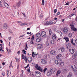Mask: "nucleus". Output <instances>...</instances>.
<instances>
[{"instance_id": "obj_1", "label": "nucleus", "mask_w": 77, "mask_h": 77, "mask_svg": "<svg viewBox=\"0 0 77 77\" xmlns=\"http://www.w3.org/2000/svg\"><path fill=\"white\" fill-rule=\"evenodd\" d=\"M35 68H36V69L38 70L39 71H40V72H42L43 69L41 67L38 66V64H36V65L35 66Z\"/></svg>"}, {"instance_id": "obj_2", "label": "nucleus", "mask_w": 77, "mask_h": 77, "mask_svg": "<svg viewBox=\"0 0 77 77\" xmlns=\"http://www.w3.org/2000/svg\"><path fill=\"white\" fill-rule=\"evenodd\" d=\"M61 30L65 34H66L67 32L68 31V29H67V28L65 27L63 28Z\"/></svg>"}, {"instance_id": "obj_3", "label": "nucleus", "mask_w": 77, "mask_h": 77, "mask_svg": "<svg viewBox=\"0 0 77 77\" xmlns=\"http://www.w3.org/2000/svg\"><path fill=\"white\" fill-rule=\"evenodd\" d=\"M35 76L37 77H39L41 75V73L40 72L38 71L35 72Z\"/></svg>"}, {"instance_id": "obj_4", "label": "nucleus", "mask_w": 77, "mask_h": 77, "mask_svg": "<svg viewBox=\"0 0 77 77\" xmlns=\"http://www.w3.org/2000/svg\"><path fill=\"white\" fill-rule=\"evenodd\" d=\"M42 36L43 38H45L47 37V35H46V32L45 31H42L41 32Z\"/></svg>"}, {"instance_id": "obj_5", "label": "nucleus", "mask_w": 77, "mask_h": 77, "mask_svg": "<svg viewBox=\"0 0 77 77\" xmlns=\"http://www.w3.org/2000/svg\"><path fill=\"white\" fill-rule=\"evenodd\" d=\"M70 26H71V28L72 30H74V31H77V28L74 27V26L73 25L70 24Z\"/></svg>"}, {"instance_id": "obj_6", "label": "nucleus", "mask_w": 77, "mask_h": 77, "mask_svg": "<svg viewBox=\"0 0 77 77\" xmlns=\"http://www.w3.org/2000/svg\"><path fill=\"white\" fill-rule=\"evenodd\" d=\"M38 49H41L43 48V45L42 44H38L37 46Z\"/></svg>"}, {"instance_id": "obj_7", "label": "nucleus", "mask_w": 77, "mask_h": 77, "mask_svg": "<svg viewBox=\"0 0 77 77\" xmlns=\"http://www.w3.org/2000/svg\"><path fill=\"white\" fill-rule=\"evenodd\" d=\"M50 53L51 55H55L56 54V51L54 50H52L50 51Z\"/></svg>"}, {"instance_id": "obj_8", "label": "nucleus", "mask_w": 77, "mask_h": 77, "mask_svg": "<svg viewBox=\"0 0 77 77\" xmlns=\"http://www.w3.org/2000/svg\"><path fill=\"white\" fill-rule=\"evenodd\" d=\"M32 60L33 59L31 57H28L27 60L29 63H31V62L32 61Z\"/></svg>"}, {"instance_id": "obj_9", "label": "nucleus", "mask_w": 77, "mask_h": 77, "mask_svg": "<svg viewBox=\"0 0 77 77\" xmlns=\"http://www.w3.org/2000/svg\"><path fill=\"white\" fill-rule=\"evenodd\" d=\"M69 52L71 54H73L75 52V50L74 49H69Z\"/></svg>"}, {"instance_id": "obj_10", "label": "nucleus", "mask_w": 77, "mask_h": 77, "mask_svg": "<svg viewBox=\"0 0 77 77\" xmlns=\"http://www.w3.org/2000/svg\"><path fill=\"white\" fill-rule=\"evenodd\" d=\"M44 25L45 26H48V25H51V24H53V23L52 22L51 23H47V22H44Z\"/></svg>"}, {"instance_id": "obj_11", "label": "nucleus", "mask_w": 77, "mask_h": 77, "mask_svg": "<svg viewBox=\"0 0 77 77\" xmlns=\"http://www.w3.org/2000/svg\"><path fill=\"white\" fill-rule=\"evenodd\" d=\"M41 62L42 64H46L47 63V60L44 59H42V60Z\"/></svg>"}, {"instance_id": "obj_12", "label": "nucleus", "mask_w": 77, "mask_h": 77, "mask_svg": "<svg viewBox=\"0 0 77 77\" xmlns=\"http://www.w3.org/2000/svg\"><path fill=\"white\" fill-rule=\"evenodd\" d=\"M71 67L73 71H75V70L77 69V68H76L75 66L74 65H71Z\"/></svg>"}, {"instance_id": "obj_13", "label": "nucleus", "mask_w": 77, "mask_h": 77, "mask_svg": "<svg viewBox=\"0 0 77 77\" xmlns=\"http://www.w3.org/2000/svg\"><path fill=\"white\" fill-rule=\"evenodd\" d=\"M42 39L41 38H37L36 39V41L37 42H41Z\"/></svg>"}, {"instance_id": "obj_14", "label": "nucleus", "mask_w": 77, "mask_h": 77, "mask_svg": "<svg viewBox=\"0 0 77 77\" xmlns=\"http://www.w3.org/2000/svg\"><path fill=\"white\" fill-rule=\"evenodd\" d=\"M3 27L4 29H7V28L8 27V25H7V24L6 23H5Z\"/></svg>"}, {"instance_id": "obj_15", "label": "nucleus", "mask_w": 77, "mask_h": 77, "mask_svg": "<svg viewBox=\"0 0 77 77\" xmlns=\"http://www.w3.org/2000/svg\"><path fill=\"white\" fill-rule=\"evenodd\" d=\"M41 34L40 33H37L36 35V37L37 38H39L41 37Z\"/></svg>"}, {"instance_id": "obj_16", "label": "nucleus", "mask_w": 77, "mask_h": 77, "mask_svg": "<svg viewBox=\"0 0 77 77\" xmlns=\"http://www.w3.org/2000/svg\"><path fill=\"white\" fill-rule=\"evenodd\" d=\"M51 72H48L47 74V76H51Z\"/></svg>"}, {"instance_id": "obj_17", "label": "nucleus", "mask_w": 77, "mask_h": 77, "mask_svg": "<svg viewBox=\"0 0 77 77\" xmlns=\"http://www.w3.org/2000/svg\"><path fill=\"white\" fill-rule=\"evenodd\" d=\"M72 75V74L71 72H69L67 75V77H71Z\"/></svg>"}, {"instance_id": "obj_18", "label": "nucleus", "mask_w": 77, "mask_h": 77, "mask_svg": "<svg viewBox=\"0 0 77 77\" xmlns=\"http://www.w3.org/2000/svg\"><path fill=\"white\" fill-rule=\"evenodd\" d=\"M60 73H61V71H60V70H58L57 72V73L56 75H57V76H58V75H59V74H60Z\"/></svg>"}, {"instance_id": "obj_19", "label": "nucleus", "mask_w": 77, "mask_h": 77, "mask_svg": "<svg viewBox=\"0 0 77 77\" xmlns=\"http://www.w3.org/2000/svg\"><path fill=\"white\" fill-rule=\"evenodd\" d=\"M56 35L55 34H53L52 38L53 39H56Z\"/></svg>"}, {"instance_id": "obj_20", "label": "nucleus", "mask_w": 77, "mask_h": 77, "mask_svg": "<svg viewBox=\"0 0 77 77\" xmlns=\"http://www.w3.org/2000/svg\"><path fill=\"white\" fill-rule=\"evenodd\" d=\"M48 70V69L47 68H45L44 69V70H43V69L42 70V72H43L44 74H45V72L46 71H47Z\"/></svg>"}, {"instance_id": "obj_21", "label": "nucleus", "mask_w": 77, "mask_h": 77, "mask_svg": "<svg viewBox=\"0 0 77 77\" xmlns=\"http://www.w3.org/2000/svg\"><path fill=\"white\" fill-rule=\"evenodd\" d=\"M62 56V55L61 54H59L57 56H56V58L57 59H59L60 57Z\"/></svg>"}, {"instance_id": "obj_22", "label": "nucleus", "mask_w": 77, "mask_h": 77, "mask_svg": "<svg viewBox=\"0 0 77 77\" xmlns=\"http://www.w3.org/2000/svg\"><path fill=\"white\" fill-rule=\"evenodd\" d=\"M76 14V11H75V12H73L72 14L69 15V17H71L72 16H74L75 14Z\"/></svg>"}, {"instance_id": "obj_23", "label": "nucleus", "mask_w": 77, "mask_h": 77, "mask_svg": "<svg viewBox=\"0 0 77 77\" xmlns=\"http://www.w3.org/2000/svg\"><path fill=\"white\" fill-rule=\"evenodd\" d=\"M4 5L6 7V8H9V5H8V4L6 3H5Z\"/></svg>"}, {"instance_id": "obj_24", "label": "nucleus", "mask_w": 77, "mask_h": 77, "mask_svg": "<svg viewBox=\"0 0 77 77\" xmlns=\"http://www.w3.org/2000/svg\"><path fill=\"white\" fill-rule=\"evenodd\" d=\"M58 63L59 64V63H60L61 62H62V59H60V58H59L58 59Z\"/></svg>"}, {"instance_id": "obj_25", "label": "nucleus", "mask_w": 77, "mask_h": 77, "mask_svg": "<svg viewBox=\"0 0 77 77\" xmlns=\"http://www.w3.org/2000/svg\"><path fill=\"white\" fill-rule=\"evenodd\" d=\"M55 63L56 65H58V64H59V62H58V60H56L55 61Z\"/></svg>"}, {"instance_id": "obj_26", "label": "nucleus", "mask_w": 77, "mask_h": 77, "mask_svg": "<svg viewBox=\"0 0 77 77\" xmlns=\"http://www.w3.org/2000/svg\"><path fill=\"white\" fill-rule=\"evenodd\" d=\"M64 39L66 41V42H67L69 41V39L67 37L64 38Z\"/></svg>"}, {"instance_id": "obj_27", "label": "nucleus", "mask_w": 77, "mask_h": 77, "mask_svg": "<svg viewBox=\"0 0 77 77\" xmlns=\"http://www.w3.org/2000/svg\"><path fill=\"white\" fill-rule=\"evenodd\" d=\"M77 56L76 55H75V54H74V55H73L72 56V59H75V58H76V57H76Z\"/></svg>"}, {"instance_id": "obj_28", "label": "nucleus", "mask_w": 77, "mask_h": 77, "mask_svg": "<svg viewBox=\"0 0 77 77\" xmlns=\"http://www.w3.org/2000/svg\"><path fill=\"white\" fill-rule=\"evenodd\" d=\"M37 54H35V53L34 52H33L32 53V57H33L34 58V57H35L34 56V55L36 56V55H37Z\"/></svg>"}, {"instance_id": "obj_29", "label": "nucleus", "mask_w": 77, "mask_h": 77, "mask_svg": "<svg viewBox=\"0 0 77 77\" xmlns=\"http://www.w3.org/2000/svg\"><path fill=\"white\" fill-rule=\"evenodd\" d=\"M59 50H61V51H62V52H63V51H65V48H63L61 49H60Z\"/></svg>"}, {"instance_id": "obj_30", "label": "nucleus", "mask_w": 77, "mask_h": 77, "mask_svg": "<svg viewBox=\"0 0 77 77\" xmlns=\"http://www.w3.org/2000/svg\"><path fill=\"white\" fill-rule=\"evenodd\" d=\"M51 44H54V40H53L51 41Z\"/></svg>"}, {"instance_id": "obj_31", "label": "nucleus", "mask_w": 77, "mask_h": 77, "mask_svg": "<svg viewBox=\"0 0 77 77\" xmlns=\"http://www.w3.org/2000/svg\"><path fill=\"white\" fill-rule=\"evenodd\" d=\"M44 59L47 60V55H44Z\"/></svg>"}, {"instance_id": "obj_32", "label": "nucleus", "mask_w": 77, "mask_h": 77, "mask_svg": "<svg viewBox=\"0 0 77 77\" xmlns=\"http://www.w3.org/2000/svg\"><path fill=\"white\" fill-rule=\"evenodd\" d=\"M60 65L62 67V66H64V63L62 62L60 63Z\"/></svg>"}, {"instance_id": "obj_33", "label": "nucleus", "mask_w": 77, "mask_h": 77, "mask_svg": "<svg viewBox=\"0 0 77 77\" xmlns=\"http://www.w3.org/2000/svg\"><path fill=\"white\" fill-rule=\"evenodd\" d=\"M49 32L50 35H51V33H52V31H51V29H49Z\"/></svg>"}, {"instance_id": "obj_34", "label": "nucleus", "mask_w": 77, "mask_h": 77, "mask_svg": "<svg viewBox=\"0 0 77 77\" xmlns=\"http://www.w3.org/2000/svg\"><path fill=\"white\" fill-rule=\"evenodd\" d=\"M70 41L72 45H75V43L73 42V39H72L71 41Z\"/></svg>"}, {"instance_id": "obj_35", "label": "nucleus", "mask_w": 77, "mask_h": 77, "mask_svg": "<svg viewBox=\"0 0 77 77\" xmlns=\"http://www.w3.org/2000/svg\"><path fill=\"white\" fill-rule=\"evenodd\" d=\"M22 59H25V56H24V55L22 54Z\"/></svg>"}, {"instance_id": "obj_36", "label": "nucleus", "mask_w": 77, "mask_h": 77, "mask_svg": "<svg viewBox=\"0 0 77 77\" xmlns=\"http://www.w3.org/2000/svg\"><path fill=\"white\" fill-rule=\"evenodd\" d=\"M30 75L32 77H35V76L33 74V73H30Z\"/></svg>"}, {"instance_id": "obj_37", "label": "nucleus", "mask_w": 77, "mask_h": 77, "mask_svg": "<svg viewBox=\"0 0 77 77\" xmlns=\"http://www.w3.org/2000/svg\"><path fill=\"white\" fill-rule=\"evenodd\" d=\"M26 51H25V50H22V53H23V54H26Z\"/></svg>"}, {"instance_id": "obj_38", "label": "nucleus", "mask_w": 77, "mask_h": 77, "mask_svg": "<svg viewBox=\"0 0 77 77\" xmlns=\"http://www.w3.org/2000/svg\"><path fill=\"white\" fill-rule=\"evenodd\" d=\"M40 17H41V18H42V17H43V13H42L40 14Z\"/></svg>"}, {"instance_id": "obj_39", "label": "nucleus", "mask_w": 77, "mask_h": 77, "mask_svg": "<svg viewBox=\"0 0 77 77\" xmlns=\"http://www.w3.org/2000/svg\"><path fill=\"white\" fill-rule=\"evenodd\" d=\"M7 76L9 75V70L7 71Z\"/></svg>"}, {"instance_id": "obj_40", "label": "nucleus", "mask_w": 77, "mask_h": 77, "mask_svg": "<svg viewBox=\"0 0 77 77\" xmlns=\"http://www.w3.org/2000/svg\"><path fill=\"white\" fill-rule=\"evenodd\" d=\"M63 72H67V70H66V69H63Z\"/></svg>"}, {"instance_id": "obj_41", "label": "nucleus", "mask_w": 77, "mask_h": 77, "mask_svg": "<svg viewBox=\"0 0 77 77\" xmlns=\"http://www.w3.org/2000/svg\"><path fill=\"white\" fill-rule=\"evenodd\" d=\"M20 5H21V2L20 1L17 3V6H20Z\"/></svg>"}, {"instance_id": "obj_42", "label": "nucleus", "mask_w": 77, "mask_h": 77, "mask_svg": "<svg viewBox=\"0 0 77 77\" xmlns=\"http://www.w3.org/2000/svg\"><path fill=\"white\" fill-rule=\"evenodd\" d=\"M73 71L75 73L77 74V69H76L75 70Z\"/></svg>"}, {"instance_id": "obj_43", "label": "nucleus", "mask_w": 77, "mask_h": 77, "mask_svg": "<svg viewBox=\"0 0 77 77\" xmlns=\"http://www.w3.org/2000/svg\"><path fill=\"white\" fill-rule=\"evenodd\" d=\"M27 48H28V47H27V44H26V47H25V50H27Z\"/></svg>"}, {"instance_id": "obj_44", "label": "nucleus", "mask_w": 77, "mask_h": 77, "mask_svg": "<svg viewBox=\"0 0 77 77\" xmlns=\"http://www.w3.org/2000/svg\"><path fill=\"white\" fill-rule=\"evenodd\" d=\"M44 0H42V5H43V6H44Z\"/></svg>"}, {"instance_id": "obj_45", "label": "nucleus", "mask_w": 77, "mask_h": 77, "mask_svg": "<svg viewBox=\"0 0 77 77\" xmlns=\"http://www.w3.org/2000/svg\"><path fill=\"white\" fill-rule=\"evenodd\" d=\"M69 36L71 37L72 36V33H69L68 35Z\"/></svg>"}, {"instance_id": "obj_46", "label": "nucleus", "mask_w": 77, "mask_h": 77, "mask_svg": "<svg viewBox=\"0 0 77 77\" xmlns=\"http://www.w3.org/2000/svg\"><path fill=\"white\" fill-rule=\"evenodd\" d=\"M46 45L47 46H48V45H49V44L48 43V42H47L46 43Z\"/></svg>"}, {"instance_id": "obj_47", "label": "nucleus", "mask_w": 77, "mask_h": 77, "mask_svg": "<svg viewBox=\"0 0 77 77\" xmlns=\"http://www.w3.org/2000/svg\"><path fill=\"white\" fill-rule=\"evenodd\" d=\"M53 68H51L50 69V72H52L53 71Z\"/></svg>"}, {"instance_id": "obj_48", "label": "nucleus", "mask_w": 77, "mask_h": 77, "mask_svg": "<svg viewBox=\"0 0 77 77\" xmlns=\"http://www.w3.org/2000/svg\"><path fill=\"white\" fill-rule=\"evenodd\" d=\"M76 56H77V51H76L74 54Z\"/></svg>"}, {"instance_id": "obj_49", "label": "nucleus", "mask_w": 77, "mask_h": 77, "mask_svg": "<svg viewBox=\"0 0 77 77\" xmlns=\"http://www.w3.org/2000/svg\"><path fill=\"white\" fill-rule=\"evenodd\" d=\"M24 60L26 62V63H27V59H24Z\"/></svg>"}, {"instance_id": "obj_50", "label": "nucleus", "mask_w": 77, "mask_h": 77, "mask_svg": "<svg viewBox=\"0 0 77 77\" xmlns=\"http://www.w3.org/2000/svg\"><path fill=\"white\" fill-rule=\"evenodd\" d=\"M57 9H55L54 10V13H56V12H57Z\"/></svg>"}, {"instance_id": "obj_51", "label": "nucleus", "mask_w": 77, "mask_h": 77, "mask_svg": "<svg viewBox=\"0 0 77 77\" xmlns=\"http://www.w3.org/2000/svg\"><path fill=\"white\" fill-rule=\"evenodd\" d=\"M57 33H59L60 34V33L61 32L60 31H57Z\"/></svg>"}, {"instance_id": "obj_52", "label": "nucleus", "mask_w": 77, "mask_h": 77, "mask_svg": "<svg viewBox=\"0 0 77 77\" xmlns=\"http://www.w3.org/2000/svg\"><path fill=\"white\" fill-rule=\"evenodd\" d=\"M20 51H18L17 52V54H18V55H20Z\"/></svg>"}, {"instance_id": "obj_53", "label": "nucleus", "mask_w": 77, "mask_h": 77, "mask_svg": "<svg viewBox=\"0 0 77 77\" xmlns=\"http://www.w3.org/2000/svg\"><path fill=\"white\" fill-rule=\"evenodd\" d=\"M29 64H28L24 68H27V67H29Z\"/></svg>"}, {"instance_id": "obj_54", "label": "nucleus", "mask_w": 77, "mask_h": 77, "mask_svg": "<svg viewBox=\"0 0 77 77\" xmlns=\"http://www.w3.org/2000/svg\"><path fill=\"white\" fill-rule=\"evenodd\" d=\"M30 43H31V44H33V41L32 40V41H31Z\"/></svg>"}, {"instance_id": "obj_55", "label": "nucleus", "mask_w": 77, "mask_h": 77, "mask_svg": "<svg viewBox=\"0 0 77 77\" xmlns=\"http://www.w3.org/2000/svg\"><path fill=\"white\" fill-rule=\"evenodd\" d=\"M25 35V34H24L23 35H20V38H21L22 37H23L24 35Z\"/></svg>"}, {"instance_id": "obj_56", "label": "nucleus", "mask_w": 77, "mask_h": 77, "mask_svg": "<svg viewBox=\"0 0 77 77\" xmlns=\"http://www.w3.org/2000/svg\"><path fill=\"white\" fill-rule=\"evenodd\" d=\"M15 59H16L17 62V61H18V58H17V57H15Z\"/></svg>"}, {"instance_id": "obj_57", "label": "nucleus", "mask_w": 77, "mask_h": 77, "mask_svg": "<svg viewBox=\"0 0 77 77\" xmlns=\"http://www.w3.org/2000/svg\"><path fill=\"white\" fill-rule=\"evenodd\" d=\"M34 39V35H33L32 36V37L31 39V40H32V39Z\"/></svg>"}, {"instance_id": "obj_58", "label": "nucleus", "mask_w": 77, "mask_h": 77, "mask_svg": "<svg viewBox=\"0 0 77 77\" xmlns=\"http://www.w3.org/2000/svg\"><path fill=\"white\" fill-rule=\"evenodd\" d=\"M30 68H29L27 70V71L28 72H30Z\"/></svg>"}, {"instance_id": "obj_59", "label": "nucleus", "mask_w": 77, "mask_h": 77, "mask_svg": "<svg viewBox=\"0 0 77 77\" xmlns=\"http://www.w3.org/2000/svg\"><path fill=\"white\" fill-rule=\"evenodd\" d=\"M12 38V37H9L8 38V39H9V40H10V39H11Z\"/></svg>"}, {"instance_id": "obj_60", "label": "nucleus", "mask_w": 77, "mask_h": 77, "mask_svg": "<svg viewBox=\"0 0 77 77\" xmlns=\"http://www.w3.org/2000/svg\"><path fill=\"white\" fill-rule=\"evenodd\" d=\"M9 32L10 33H12V31L11 30H9Z\"/></svg>"}, {"instance_id": "obj_61", "label": "nucleus", "mask_w": 77, "mask_h": 77, "mask_svg": "<svg viewBox=\"0 0 77 77\" xmlns=\"http://www.w3.org/2000/svg\"><path fill=\"white\" fill-rule=\"evenodd\" d=\"M69 5V2L67 3L65 5Z\"/></svg>"}, {"instance_id": "obj_62", "label": "nucleus", "mask_w": 77, "mask_h": 77, "mask_svg": "<svg viewBox=\"0 0 77 77\" xmlns=\"http://www.w3.org/2000/svg\"><path fill=\"white\" fill-rule=\"evenodd\" d=\"M60 35L61 36H62V32H60Z\"/></svg>"}, {"instance_id": "obj_63", "label": "nucleus", "mask_w": 77, "mask_h": 77, "mask_svg": "<svg viewBox=\"0 0 77 77\" xmlns=\"http://www.w3.org/2000/svg\"><path fill=\"white\" fill-rule=\"evenodd\" d=\"M22 14L23 15L24 17H26V14H25L24 13H22Z\"/></svg>"}, {"instance_id": "obj_64", "label": "nucleus", "mask_w": 77, "mask_h": 77, "mask_svg": "<svg viewBox=\"0 0 77 77\" xmlns=\"http://www.w3.org/2000/svg\"><path fill=\"white\" fill-rule=\"evenodd\" d=\"M75 42L76 44H77V39L75 40Z\"/></svg>"}]
</instances>
